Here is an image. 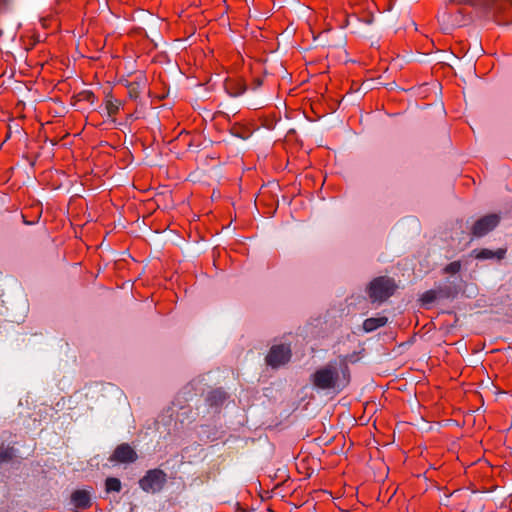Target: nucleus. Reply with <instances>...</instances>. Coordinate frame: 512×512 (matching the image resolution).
<instances>
[{
    "mask_svg": "<svg viewBox=\"0 0 512 512\" xmlns=\"http://www.w3.org/2000/svg\"><path fill=\"white\" fill-rule=\"evenodd\" d=\"M499 221L500 217L497 214L486 215L475 222L472 233L476 237H482L493 230Z\"/></svg>",
    "mask_w": 512,
    "mask_h": 512,
    "instance_id": "nucleus-5",
    "label": "nucleus"
},
{
    "mask_svg": "<svg viewBox=\"0 0 512 512\" xmlns=\"http://www.w3.org/2000/svg\"><path fill=\"white\" fill-rule=\"evenodd\" d=\"M396 284L393 279L380 276L371 281L368 287V295L372 302L382 303L393 295Z\"/></svg>",
    "mask_w": 512,
    "mask_h": 512,
    "instance_id": "nucleus-2",
    "label": "nucleus"
},
{
    "mask_svg": "<svg viewBox=\"0 0 512 512\" xmlns=\"http://www.w3.org/2000/svg\"><path fill=\"white\" fill-rule=\"evenodd\" d=\"M166 473L161 469H152L139 480L140 488L147 493H157L165 485Z\"/></svg>",
    "mask_w": 512,
    "mask_h": 512,
    "instance_id": "nucleus-3",
    "label": "nucleus"
},
{
    "mask_svg": "<svg viewBox=\"0 0 512 512\" xmlns=\"http://www.w3.org/2000/svg\"><path fill=\"white\" fill-rule=\"evenodd\" d=\"M71 502L75 508L86 509L91 504L90 492L86 490H77L71 495Z\"/></svg>",
    "mask_w": 512,
    "mask_h": 512,
    "instance_id": "nucleus-7",
    "label": "nucleus"
},
{
    "mask_svg": "<svg viewBox=\"0 0 512 512\" xmlns=\"http://www.w3.org/2000/svg\"><path fill=\"white\" fill-rule=\"evenodd\" d=\"M121 487V481L118 478L108 477L105 481V488L108 493L120 492Z\"/></svg>",
    "mask_w": 512,
    "mask_h": 512,
    "instance_id": "nucleus-11",
    "label": "nucleus"
},
{
    "mask_svg": "<svg viewBox=\"0 0 512 512\" xmlns=\"http://www.w3.org/2000/svg\"><path fill=\"white\" fill-rule=\"evenodd\" d=\"M291 357V350L286 345H274L271 347L268 355L266 356V362L269 366L277 368L281 365L286 364Z\"/></svg>",
    "mask_w": 512,
    "mask_h": 512,
    "instance_id": "nucleus-4",
    "label": "nucleus"
},
{
    "mask_svg": "<svg viewBox=\"0 0 512 512\" xmlns=\"http://www.w3.org/2000/svg\"><path fill=\"white\" fill-rule=\"evenodd\" d=\"M461 269V264L459 261H454V262H451L450 264H448L444 271L446 273H449V274H456L460 271Z\"/></svg>",
    "mask_w": 512,
    "mask_h": 512,
    "instance_id": "nucleus-12",
    "label": "nucleus"
},
{
    "mask_svg": "<svg viewBox=\"0 0 512 512\" xmlns=\"http://www.w3.org/2000/svg\"><path fill=\"white\" fill-rule=\"evenodd\" d=\"M350 375L347 365L331 361L319 367L312 375L311 382L318 390L339 393L349 383Z\"/></svg>",
    "mask_w": 512,
    "mask_h": 512,
    "instance_id": "nucleus-1",
    "label": "nucleus"
},
{
    "mask_svg": "<svg viewBox=\"0 0 512 512\" xmlns=\"http://www.w3.org/2000/svg\"><path fill=\"white\" fill-rule=\"evenodd\" d=\"M110 460L118 463H133L137 460V453L130 445L124 443L117 446Z\"/></svg>",
    "mask_w": 512,
    "mask_h": 512,
    "instance_id": "nucleus-6",
    "label": "nucleus"
},
{
    "mask_svg": "<svg viewBox=\"0 0 512 512\" xmlns=\"http://www.w3.org/2000/svg\"><path fill=\"white\" fill-rule=\"evenodd\" d=\"M244 92H245V88H244V87H242V88H240V90H239L238 92H235V93L233 94V96H240V95H242Z\"/></svg>",
    "mask_w": 512,
    "mask_h": 512,
    "instance_id": "nucleus-16",
    "label": "nucleus"
},
{
    "mask_svg": "<svg viewBox=\"0 0 512 512\" xmlns=\"http://www.w3.org/2000/svg\"><path fill=\"white\" fill-rule=\"evenodd\" d=\"M505 251L502 249H499L498 251L494 252L489 249H482L476 254L477 259H492V258H498L502 259L504 257Z\"/></svg>",
    "mask_w": 512,
    "mask_h": 512,
    "instance_id": "nucleus-10",
    "label": "nucleus"
},
{
    "mask_svg": "<svg viewBox=\"0 0 512 512\" xmlns=\"http://www.w3.org/2000/svg\"><path fill=\"white\" fill-rule=\"evenodd\" d=\"M107 110L110 115L116 114L119 110V103L117 101L109 100L107 103Z\"/></svg>",
    "mask_w": 512,
    "mask_h": 512,
    "instance_id": "nucleus-14",
    "label": "nucleus"
},
{
    "mask_svg": "<svg viewBox=\"0 0 512 512\" xmlns=\"http://www.w3.org/2000/svg\"><path fill=\"white\" fill-rule=\"evenodd\" d=\"M387 322L388 319L385 316L367 318L363 322V329L365 332H372L380 327L385 326Z\"/></svg>",
    "mask_w": 512,
    "mask_h": 512,
    "instance_id": "nucleus-8",
    "label": "nucleus"
},
{
    "mask_svg": "<svg viewBox=\"0 0 512 512\" xmlns=\"http://www.w3.org/2000/svg\"><path fill=\"white\" fill-rule=\"evenodd\" d=\"M225 399H226V393L221 389H217V390L210 392L208 395V398H207V400L211 406L220 405L225 401Z\"/></svg>",
    "mask_w": 512,
    "mask_h": 512,
    "instance_id": "nucleus-9",
    "label": "nucleus"
},
{
    "mask_svg": "<svg viewBox=\"0 0 512 512\" xmlns=\"http://www.w3.org/2000/svg\"><path fill=\"white\" fill-rule=\"evenodd\" d=\"M12 457V453L10 450H5L3 452H0V462H4L9 460Z\"/></svg>",
    "mask_w": 512,
    "mask_h": 512,
    "instance_id": "nucleus-15",
    "label": "nucleus"
},
{
    "mask_svg": "<svg viewBox=\"0 0 512 512\" xmlns=\"http://www.w3.org/2000/svg\"><path fill=\"white\" fill-rule=\"evenodd\" d=\"M436 299V292L433 291V290H430V291H427L425 292L422 297H421V301L424 303V304H430L432 302H434Z\"/></svg>",
    "mask_w": 512,
    "mask_h": 512,
    "instance_id": "nucleus-13",
    "label": "nucleus"
}]
</instances>
